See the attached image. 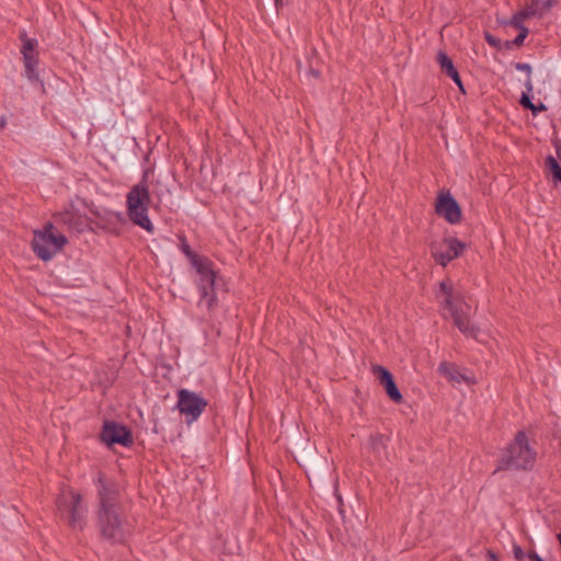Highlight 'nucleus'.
Returning <instances> with one entry per match:
<instances>
[{
	"mask_svg": "<svg viewBox=\"0 0 561 561\" xmlns=\"http://www.w3.org/2000/svg\"><path fill=\"white\" fill-rule=\"evenodd\" d=\"M96 486L95 518L100 537L112 545L126 542L131 536L133 527L121 503L118 485L100 474Z\"/></svg>",
	"mask_w": 561,
	"mask_h": 561,
	"instance_id": "1",
	"label": "nucleus"
},
{
	"mask_svg": "<svg viewBox=\"0 0 561 561\" xmlns=\"http://www.w3.org/2000/svg\"><path fill=\"white\" fill-rule=\"evenodd\" d=\"M536 456L537 453L530 447L526 433L518 431L499 459L495 472L502 470H529L535 465Z\"/></svg>",
	"mask_w": 561,
	"mask_h": 561,
	"instance_id": "2",
	"label": "nucleus"
},
{
	"mask_svg": "<svg viewBox=\"0 0 561 561\" xmlns=\"http://www.w3.org/2000/svg\"><path fill=\"white\" fill-rule=\"evenodd\" d=\"M439 290L444 295L442 305L449 310L455 325L466 336L476 337L478 329L470 322V306L462 301L460 295H454L453 286L447 282L439 283Z\"/></svg>",
	"mask_w": 561,
	"mask_h": 561,
	"instance_id": "3",
	"label": "nucleus"
},
{
	"mask_svg": "<svg viewBox=\"0 0 561 561\" xmlns=\"http://www.w3.org/2000/svg\"><path fill=\"white\" fill-rule=\"evenodd\" d=\"M149 203V190L145 184L134 185L126 196L127 215L133 224L153 232L154 228L148 216Z\"/></svg>",
	"mask_w": 561,
	"mask_h": 561,
	"instance_id": "4",
	"label": "nucleus"
},
{
	"mask_svg": "<svg viewBox=\"0 0 561 561\" xmlns=\"http://www.w3.org/2000/svg\"><path fill=\"white\" fill-rule=\"evenodd\" d=\"M55 229L53 222H47L42 230L34 231L31 242L32 250L35 255L43 261L51 260L68 242L64 234L55 233Z\"/></svg>",
	"mask_w": 561,
	"mask_h": 561,
	"instance_id": "5",
	"label": "nucleus"
},
{
	"mask_svg": "<svg viewBox=\"0 0 561 561\" xmlns=\"http://www.w3.org/2000/svg\"><path fill=\"white\" fill-rule=\"evenodd\" d=\"M193 267L198 274L197 286L201 294V304H205L207 309L211 310L217 306V295L215 288L217 274L214 270V263L205 256Z\"/></svg>",
	"mask_w": 561,
	"mask_h": 561,
	"instance_id": "6",
	"label": "nucleus"
},
{
	"mask_svg": "<svg viewBox=\"0 0 561 561\" xmlns=\"http://www.w3.org/2000/svg\"><path fill=\"white\" fill-rule=\"evenodd\" d=\"M431 254L436 263L446 266L453 260L462 255L467 244L455 237L444 238L430 244Z\"/></svg>",
	"mask_w": 561,
	"mask_h": 561,
	"instance_id": "7",
	"label": "nucleus"
},
{
	"mask_svg": "<svg viewBox=\"0 0 561 561\" xmlns=\"http://www.w3.org/2000/svg\"><path fill=\"white\" fill-rule=\"evenodd\" d=\"M208 402L202 396L187 389L178 391L176 408L186 419L187 423L196 421L206 409Z\"/></svg>",
	"mask_w": 561,
	"mask_h": 561,
	"instance_id": "8",
	"label": "nucleus"
},
{
	"mask_svg": "<svg viewBox=\"0 0 561 561\" xmlns=\"http://www.w3.org/2000/svg\"><path fill=\"white\" fill-rule=\"evenodd\" d=\"M102 442L107 446L122 445L130 447L134 444L131 432L116 422H105L101 433Z\"/></svg>",
	"mask_w": 561,
	"mask_h": 561,
	"instance_id": "9",
	"label": "nucleus"
},
{
	"mask_svg": "<svg viewBox=\"0 0 561 561\" xmlns=\"http://www.w3.org/2000/svg\"><path fill=\"white\" fill-rule=\"evenodd\" d=\"M435 211L451 225H456L461 221V208L449 192L438 194L435 204Z\"/></svg>",
	"mask_w": 561,
	"mask_h": 561,
	"instance_id": "10",
	"label": "nucleus"
},
{
	"mask_svg": "<svg viewBox=\"0 0 561 561\" xmlns=\"http://www.w3.org/2000/svg\"><path fill=\"white\" fill-rule=\"evenodd\" d=\"M20 38L23 41L21 53L23 55L26 77L28 79H34L36 77L35 70L38 65V57L35 51L37 41L28 38L25 32L20 35Z\"/></svg>",
	"mask_w": 561,
	"mask_h": 561,
	"instance_id": "11",
	"label": "nucleus"
},
{
	"mask_svg": "<svg viewBox=\"0 0 561 561\" xmlns=\"http://www.w3.org/2000/svg\"><path fill=\"white\" fill-rule=\"evenodd\" d=\"M373 370L377 376L379 382L383 386L388 397L393 402L401 403L403 401V397L394 382L392 374L387 368L380 365L375 366Z\"/></svg>",
	"mask_w": 561,
	"mask_h": 561,
	"instance_id": "12",
	"label": "nucleus"
},
{
	"mask_svg": "<svg viewBox=\"0 0 561 561\" xmlns=\"http://www.w3.org/2000/svg\"><path fill=\"white\" fill-rule=\"evenodd\" d=\"M72 505H70L66 516L71 528L81 530L84 526L87 507L83 505V496L81 494L72 495Z\"/></svg>",
	"mask_w": 561,
	"mask_h": 561,
	"instance_id": "13",
	"label": "nucleus"
},
{
	"mask_svg": "<svg viewBox=\"0 0 561 561\" xmlns=\"http://www.w3.org/2000/svg\"><path fill=\"white\" fill-rule=\"evenodd\" d=\"M533 16L542 18V11L539 10V0H531L530 5L514 13L510 24L514 27H526L523 22Z\"/></svg>",
	"mask_w": 561,
	"mask_h": 561,
	"instance_id": "14",
	"label": "nucleus"
},
{
	"mask_svg": "<svg viewBox=\"0 0 561 561\" xmlns=\"http://www.w3.org/2000/svg\"><path fill=\"white\" fill-rule=\"evenodd\" d=\"M438 373L450 381L460 382L465 377L458 370V367L450 362H442L438 366Z\"/></svg>",
	"mask_w": 561,
	"mask_h": 561,
	"instance_id": "15",
	"label": "nucleus"
},
{
	"mask_svg": "<svg viewBox=\"0 0 561 561\" xmlns=\"http://www.w3.org/2000/svg\"><path fill=\"white\" fill-rule=\"evenodd\" d=\"M80 493L73 492L72 490L64 491L56 500L57 511L64 516L72 505V495H79Z\"/></svg>",
	"mask_w": 561,
	"mask_h": 561,
	"instance_id": "16",
	"label": "nucleus"
},
{
	"mask_svg": "<svg viewBox=\"0 0 561 561\" xmlns=\"http://www.w3.org/2000/svg\"><path fill=\"white\" fill-rule=\"evenodd\" d=\"M54 220L58 225H65L72 228L79 220V215L72 210L66 209L54 215Z\"/></svg>",
	"mask_w": 561,
	"mask_h": 561,
	"instance_id": "17",
	"label": "nucleus"
},
{
	"mask_svg": "<svg viewBox=\"0 0 561 561\" xmlns=\"http://www.w3.org/2000/svg\"><path fill=\"white\" fill-rule=\"evenodd\" d=\"M437 62L442 72H444L446 76H449L457 70L451 58L443 50L437 53Z\"/></svg>",
	"mask_w": 561,
	"mask_h": 561,
	"instance_id": "18",
	"label": "nucleus"
},
{
	"mask_svg": "<svg viewBox=\"0 0 561 561\" xmlns=\"http://www.w3.org/2000/svg\"><path fill=\"white\" fill-rule=\"evenodd\" d=\"M545 165L549 173L551 174L554 182L561 183V165L557 161V159L552 156H548L545 159Z\"/></svg>",
	"mask_w": 561,
	"mask_h": 561,
	"instance_id": "19",
	"label": "nucleus"
},
{
	"mask_svg": "<svg viewBox=\"0 0 561 561\" xmlns=\"http://www.w3.org/2000/svg\"><path fill=\"white\" fill-rule=\"evenodd\" d=\"M181 250L184 253V255L188 259L192 266L197 264L199 261H202L205 256L196 254L188 243L185 241V239L182 240Z\"/></svg>",
	"mask_w": 561,
	"mask_h": 561,
	"instance_id": "20",
	"label": "nucleus"
},
{
	"mask_svg": "<svg viewBox=\"0 0 561 561\" xmlns=\"http://www.w3.org/2000/svg\"><path fill=\"white\" fill-rule=\"evenodd\" d=\"M515 69L523 71L527 75V79L524 84H525V88L528 90V92H533L534 87H533V81H531V72H533L531 66L526 62H516Z\"/></svg>",
	"mask_w": 561,
	"mask_h": 561,
	"instance_id": "21",
	"label": "nucleus"
},
{
	"mask_svg": "<svg viewBox=\"0 0 561 561\" xmlns=\"http://www.w3.org/2000/svg\"><path fill=\"white\" fill-rule=\"evenodd\" d=\"M516 28L519 31V33L514 38L513 44L516 45V46H520V45L524 44V41L527 37L529 31H528L527 27H516Z\"/></svg>",
	"mask_w": 561,
	"mask_h": 561,
	"instance_id": "22",
	"label": "nucleus"
},
{
	"mask_svg": "<svg viewBox=\"0 0 561 561\" xmlns=\"http://www.w3.org/2000/svg\"><path fill=\"white\" fill-rule=\"evenodd\" d=\"M529 93L530 92H528V90L526 89V91L522 93L519 103L522 104L523 107L527 110H533L534 103L530 100Z\"/></svg>",
	"mask_w": 561,
	"mask_h": 561,
	"instance_id": "23",
	"label": "nucleus"
},
{
	"mask_svg": "<svg viewBox=\"0 0 561 561\" xmlns=\"http://www.w3.org/2000/svg\"><path fill=\"white\" fill-rule=\"evenodd\" d=\"M513 554L516 561H523L525 558H527V553H525L522 547L517 543L513 545Z\"/></svg>",
	"mask_w": 561,
	"mask_h": 561,
	"instance_id": "24",
	"label": "nucleus"
},
{
	"mask_svg": "<svg viewBox=\"0 0 561 561\" xmlns=\"http://www.w3.org/2000/svg\"><path fill=\"white\" fill-rule=\"evenodd\" d=\"M484 38L486 41V43L492 46V47H495V48H500L501 46V39L493 36L491 33L486 32L484 34Z\"/></svg>",
	"mask_w": 561,
	"mask_h": 561,
	"instance_id": "25",
	"label": "nucleus"
},
{
	"mask_svg": "<svg viewBox=\"0 0 561 561\" xmlns=\"http://www.w3.org/2000/svg\"><path fill=\"white\" fill-rule=\"evenodd\" d=\"M558 3L557 0H545L541 4L539 3V10L542 11V15L550 11L552 7H554Z\"/></svg>",
	"mask_w": 561,
	"mask_h": 561,
	"instance_id": "26",
	"label": "nucleus"
},
{
	"mask_svg": "<svg viewBox=\"0 0 561 561\" xmlns=\"http://www.w3.org/2000/svg\"><path fill=\"white\" fill-rule=\"evenodd\" d=\"M448 77L451 78V80L456 83V85L459 88V90L461 92H465V88H463V84H462V81H461V78H460V75H459L458 70H456L455 72H453Z\"/></svg>",
	"mask_w": 561,
	"mask_h": 561,
	"instance_id": "27",
	"label": "nucleus"
},
{
	"mask_svg": "<svg viewBox=\"0 0 561 561\" xmlns=\"http://www.w3.org/2000/svg\"><path fill=\"white\" fill-rule=\"evenodd\" d=\"M371 447L374 449L378 448L379 446H382V436L381 435H375L370 437Z\"/></svg>",
	"mask_w": 561,
	"mask_h": 561,
	"instance_id": "28",
	"label": "nucleus"
},
{
	"mask_svg": "<svg viewBox=\"0 0 561 561\" xmlns=\"http://www.w3.org/2000/svg\"><path fill=\"white\" fill-rule=\"evenodd\" d=\"M546 110H547V106L543 103H539L538 105L534 104V107L530 111L533 112L534 115H536V114H538L540 112H543Z\"/></svg>",
	"mask_w": 561,
	"mask_h": 561,
	"instance_id": "29",
	"label": "nucleus"
},
{
	"mask_svg": "<svg viewBox=\"0 0 561 561\" xmlns=\"http://www.w3.org/2000/svg\"><path fill=\"white\" fill-rule=\"evenodd\" d=\"M527 558L530 560V561H545L541 557H539L535 551H529L527 553Z\"/></svg>",
	"mask_w": 561,
	"mask_h": 561,
	"instance_id": "30",
	"label": "nucleus"
},
{
	"mask_svg": "<svg viewBox=\"0 0 561 561\" xmlns=\"http://www.w3.org/2000/svg\"><path fill=\"white\" fill-rule=\"evenodd\" d=\"M486 556L492 560V561H497V556L495 552H493L492 550H488V553Z\"/></svg>",
	"mask_w": 561,
	"mask_h": 561,
	"instance_id": "31",
	"label": "nucleus"
},
{
	"mask_svg": "<svg viewBox=\"0 0 561 561\" xmlns=\"http://www.w3.org/2000/svg\"><path fill=\"white\" fill-rule=\"evenodd\" d=\"M5 125V119L4 118H1L0 121V128H3Z\"/></svg>",
	"mask_w": 561,
	"mask_h": 561,
	"instance_id": "32",
	"label": "nucleus"
},
{
	"mask_svg": "<svg viewBox=\"0 0 561 561\" xmlns=\"http://www.w3.org/2000/svg\"><path fill=\"white\" fill-rule=\"evenodd\" d=\"M275 5L278 8L279 5H282V0H275Z\"/></svg>",
	"mask_w": 561,
	"mask_h": 561,
	"instance_id": "33",
	"label": "nucleus"
},
{
	"mask_svg": "<svg viewBox=\"0 0 561 561\" xmlns=\"http://www.w3.org/2000/svg\"><path fill=\"white\" fill-rule=\"evenodd\" d=\"M558 540H559V543L561 546V533L558 535Z\"/></svg>",
	"mask_w": 561,
	"mask_h": 561,
	"instance_id": "34",
	"label": "nucleus"
}]
</instances>
